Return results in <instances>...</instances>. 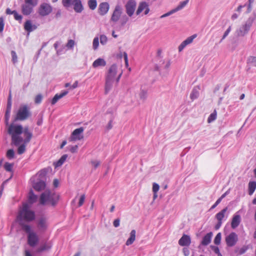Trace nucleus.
Instances as JSON below:
<instances>
[{
    "instance_id": "obj_36",
    "label": "nucleus",
    "mask_w": 256,
    "mask_h": 256,
    "mask_svg": "<svg viewBox=\"0 0 256 256\" xmlns=\"http://www.w3.org/2000/svg\"><path fill=\"white\" fill-rule=\"evenodd\" d=\"M89 8L92 10H94L97 6L96 0H88V2Z\"/></svg>"
},
{
    "instance_id": "obj_18",
    "label": "nucleus",
    "mask_w": 256,
    "mask_h": 256,
    "mask_svg": "<svg viewBox=\"0 0 256 256\" xmlns=\"http://www.w3.org/2000/svg\"><path fill=\"white\" fill-rule=\"evenodd\" d=\"M116 72L117 66L115 64H114L109 68L106 78L114 80Z\"/></svg>"
},
{
    "instance_id": "obj_11",
    "label": "nucleus",
    "mask_w": 256,
    "mask_h": 256,
    "mask_svg": "<svg viewBox=\"0 0 256 256\" xmlns=\"http://www.w3.org/2000/svg\"><path fill=\"white\" fill-rule=\"evenodd\" d=\"M39 242V238L35 232L28 235V243L32 247L35 246Z\"/></svg>"
},
{
    "instance_id": "obj_10",
    "label": "nucleus",
    "mask_w": 256,
    "mask_h": 256,
    "mask_svg": "<svg viewBox=\"0 0 256 256\" xmlns=\"http://www.w3.org/2000/svg\"><path fill=\"white\" fill-rule=\"evenodd\" d=\"M84 130V129L82 127L74 130L70 138V141L74 142L82 140L83 138L82 132Z\"/></svg>"
},
{
    "instance_id": "obj_56",
    "label": "nucleus",
    "mask_w": 256,
    "mask_h": 256,
    "mask_svg": "<svg viewBox=\"0 0 256 256\" xmlns=\"http://www.w3.org/2000/svg\"><path fill=\"white\" fill-rule=\"evenodd\" d=\"M91 164L94 167V168L96 169L100 166V162L96 160H92Z\"/></svg>"
},
{
    "instance_id": "obj_30",
    "label": "nucleus",
    "mask_w": 256,
    "mask_h": 256,
    "mask_svg": "<svg viewBox=\"0 0 256 256\" xmlns=\"http://www.w3.org/2000/svg\"><path fill=\"white\" fill-rule=\"evenodd\" d=\"M38 199V196L36 195L33 191L31 190L29 192L28 200L31 204L36 202Z\"/></svg>"
},
{
    "instance_id": "obj_57",
    "label": "nucleus",
    "mask_w": 256,
    "mask_h": 256,
    "mask_svg": "<svg viewBox=\"0 0 256 256\" xmlns=\"http://www.w3.org/2000/svg\"><path fill=\"white\" fill-rule=\"evenodd\" d=\"M42 96L41 94H38L34 102L36 104H40L42 102Z\"/></svg>"
},
{
    "instance_id": "obj_39",
    "label": "nucleus",
    "mask_w": 256,
    "mask_h": 256,
    "mask_svg": "<svg viewBox=\"0 0 256 256\" xmlns=\"http://www.w3.org/2000/svg\"><path fill=\"white\" fill-rule=\"evenodd\" d=\"M136 230H132L130 233V236L129 238V245L132 244L136 239Z\"/></svg>"
},
{
    "instance_id": "obj_22",
    "label": "nucleus",
    "mask_w": 256,
    "mask_h": 256,
    "mask_svg": "<svg viewBox=\"0 0 256 256\" xmlns=\"http://www.w3.org/2000/svg\"><path fill=\"white\" fill-rule=\"evenodd\" d=\"M72 4L74 5V9L76 12H81L84 10L80 0H74Z\"/></svg>"
},
{
    "instance_id": "obj_41",
    "label": "nucleus",
    "mask_w": 256,
    "mask_h": 256,
    "mask_svg": "<svg viewBox=\"0 0 256 256\" xmlns=\"http://www.w3.org/2000/svg\"><path fill=\"white\" fill-rule=\"evenodd\" d=\"M99 46V38L98 36H96L92 42V48L94 50H96Z\"/></svg>"
},
{
    "instance_id": "obj_20",
    "label": "nucleus",
    "mask_w": 256,
    "mask_h": 256,
    "mask_svg": "<svg viewBox=\"0 0 256 256\" xmlns=\"http://www.w3.org/2000/svg\"><path fill=\"white\" fill-rule=\"evenodd\" d=\"M68 90H64L61 92L60 94H56L54 96L51 101V104L52 105L56 103V102L61 98H63L64 96H66L68 94Z\"/></svg>"
},
{
    "instance_id": "obj_37",
    "label": "nucleus",
    "mask_w": 256,
    "mask_h": 256,
    "mask_svg": "<svg viewBox=\"0 0 256 256\" xmlns=\"http://www.w3.org/2000/svg\"><path fill=\"white\" fill-rule=\"evenodd\" d=\"M216 116H217V114H216V110H215L213 112H212L208 116V123H210L212 122H214V120H216Z\"/></svg>"
},
{
    "instance_id": "obj_50",
    "label": "nucleus",
    "mask_w": 256,
    "mask_h": 256,
    "mask_svg": "<svg viewBox=\"0 0 256 256\" xmlns=\"http://www.w3.org/2000/svg\"><path fill=\"white\" fill-rule=\"evenodd\" d=\"M14 18L16 20H18V21H21L22 18V15L18 14V12L15 10V12H14Z\"/></svg>"
},
{
    "instance_id": "obj_26",
    "label": "nucleus",
    "mask_w": 256,
    "mask_h": 256,
    "mask_svg": "<svg viewBox=\"0 0 256 256\" xmlns=\"http://www.w3.org/2000/svg\"><path fill=\"white\" fill-rule=\"evenodd\" d=\"M199 86L194 87L190 94V98L193 101L198 98L200 95Z\"/></svg>"
},
{
    "instance_id": "obj_49",
    "label": "nucleus",
    "mask_w": 256,
    "mask_h": 256,
    "mask_svg": "<svg viewBox=\"0 0 256 256\" xmlns=\"http://www.w3.org/2000/svg\"><path fill=\"white\" fill-rule=\"evenodd\" d=\"M74 44L75 42L74 40H69L66 46L68 49H72L74 47Z\"/></svg>"
},
{
    "instance_id": "obj_44",
    "label": "nucleus",
    "mask_w": 256,
    "mask_h": 256,
    "mask_svg": "<svg viewBox=\"0 0 256 256\" xmlns=\"http://www.w3.org/2000/svg\"><path fill=\"white\" fill-rule=\"evenodd\" d=\"M222 238L221 233H218L214 238V243L216 245H218L220 243Z\"/></svg>"
},
{
    "instance_id": "obj_45",
    "label": "nucleus",
    "mask_w": 256,
    "mask_h": 256,
    "mask_svg": "<svg viewBox=\"0 0 256 256\" xmlns=\"http://www.w3.org/2000/svg\"><path fill=\"white\" fill-rule=\"evenodd\" d=\"M14 152L12 149H10L7 151L6 156L8 159H10V160L14 158Z\"/></svg>"
},
{
    "instance_id": "obj_40",
    "label": "nucleus",
    "mask_w": 256,
    "mask_h": 256,
    "mask_svg": "<svg viewBox=\"0 0 256 256\" xmlns=\"http://www.w3.org/2000/svg\"><path fill=\"white\" fill-rule=\"evenodd\" d=\"M196 37V34H194L188 38L186 40L183 41L184 42V44H185L186 46L192 43Z\"/></svg>"
},
{
    "instance_id": "obj_61",
    "label": "nucleus",
    "mask_w": 256,
    "mask_h": 256,
    "mask_svg": "<svg viewBox=\"0 0 256 256\" xmlns=\"http://www.w3.org/2000/svg\"><path fill=\"white\" fill-rule=\"evenodd\" d=\"M4 18L1 17L0 18V32H2L4 28Z\"/></svg>"
},
{
    "instance_id": "obj_3",
    "label": "nucleus",
    "mask_w": 256,
    "mask_h": 256,
    "mask_svg": "<svg viewBox=\"0 0 256 256\" xmlns=\"http://www.w3.org/2000/svg\"><path fill=\"white\" fill-rule=\"evenodd\" d=\"M18 218L20 220L31 222L35 218V213L30 210L28 204H24L20 210Z\"/></svg>"
},
{
    "instance_id": "obj_7",
    "label": "nucleus",
    "mask_w": 256,
    "mask_h": 256,
    "mask_svg": "<svg viewBox=\"0 0 256 256\" xmlns=\"http://www.w3.org/2000/svg\"><path fill=\"white\" fill-rule=\"evenodd\" d=\"M52 10V6L48 3H42L38 8V14L42 16H44L50 14Z\"/></svg>"
},
{
    "instance_id": "obj_54",
    "label": "nucleus",
    "mask_w": 256,
    "mask_h": 256,
    "mask_svg": "<svg viewBox=\"0 0 256 256\" xmlns=\"http://www.w3.org/2000/svg\"><path fill=\"white\" fill-rule=\"evenodd\" d=\"M254 0H248V4H246V6H248V10H247V12H246L247 13H250L252 11V4L254 2Z\"/></svg>"
},
{
    "instance_id": "obj_17",
    "label": "nucleus",
    "mask_w": 256,
    "mask_h": 256,
    "mask_svg": "<svg viewBox=\"0 0 256 256\" xmlns=\"http://www.w3.org/2000/svg\"><path fill=\"white\" fill-rule=\"evenodd\" d=\"M191 243L190 237L186 234H183L178 240V244L182 246H188Z\"/></svg>"
},
{
    "instance_id": "obj_1",
    "label": "nucleus",
    "mask_w": 256,
    "mask_h": 256,
    "mask_svg": "<svg viewBox=\"0 0 256 256\" xmlns=\"http://www.w3.org/2000/svg\"><path fill=\"white\" fill-rule=\"evenodd\" d=\"M8 133L11 136L12 142L16 146L22 142L28 144L33 136L32 131L28 126L23 128L20 124H14L9 125Z\"/></svg>"
},
{
    "instance_id": "obj_28",
    "label": "nucleus",
    "mask_w": 256,
    "mask_h": 256,
    "mask_svg": "<svg viewBox=\"0 0 256 256\" xmlns=\"http://www.w3.org/2000/svg\"><path fill=\"white\" fill-rule=\"evenodd\" d=\"M52 245L50 242H46L41 245L38 249V251L39 252H41L43 251L48 250L50 249Z\"/></svg>"
},
{
    "instance_id": "obj_43",
    "label": "nucleus",
    "mask_w": 256,
    "mask_h": 256,
    "mask_svg": "<svg viewBox=\"0 0 256 256\" xmlns=\"http://www.w3.org/2000/svg\"><path fill=\"white\" fill-rule=\"evenodd\" d=\"M13 166V164H10L8 162H6L4 164V168L7 172H10L12 171Z\"/></svg>"
},
{
    "instance_id": "obj_63",
    "label": "nucleus",
    "mask_w": 256,
    "mask_h": 256,
    "mask_svg": "<svg viewBox=\"0 0 256 256\" xmlns=\"http://www.w3.org/2000/svg\"><path fill=\"white\" fill-rule=\"evenodd\" d=\"M220 198H218L216 201L215 202V203L211 206L210 210H213L214 208H216L217 206L221 202Z\"/></svg>"
},
{
    "instance_id": "obj_46",
    "label": "nucleus",
    "mask_w": 256,
    "mask_h": 256,
    "mask_svg": "<svg viewBox=\"0 0 256 256\" xmlns=\"http://www.w3.org/2000/svg\"><path fill=\"white\" fill-rule=\"evenodd\" d=\"M100 42L102 45H105L108 42V38L106 36L101 34L100 36Z\"/></svg>"
},
{
    "instance_id": "obj_59",
    "label": "nucleus",
    "mask_w": 256,
    "mask_h": 256,
    "mask_svg": "<svg viewBox=\"0 0 256 256\" xmlns=\"http://www.w3.org/2000/svg\"><path fill=\"white\" fill-rule=\"evenodd\" d=\"M248 249V246H242L240 249V250L239 253L240 254H244Z\"/></svg>"
},
{
    "instance_id": "obj_32",
    "label": "nucleus",
    "mask_w": 256,
    "mask_h": 256,
    "mask_svg": "<svg viewBox=\"0 0 256 256\" xmlns=\"http://www.w3.org/2000/svg\"><path fill=\"white\" fill-rule=\"evenodd\" d=\"M136 4H133L132 0H129V17L131 16L135 10Z\"/></svg>"
},
{
    "instance_id": "obj_48",
    "label": "nucleus",
    "mask_w": 256,
    "mask_h": 256,
    "mask_svg": "<svg viewBox=\"0 0 256 256\" xmlns=\"http://www.w3.org/2000/svg\"><path fill=\"white\" fill-rule=\"evenodd\" d=\"M74 0H62L63 6L66 8L70 7L72 4Z\"/></svg>"
},
{
    "instance_id": "obj_60",
    "label": "nucleus",
    "mask_w": 256,
    "mask_h": 256,
    "mask_svg": "<svg viewBox=\"0 0 256 256\" xmlns=\"http://www.w3.org/2000/svg\"><path fill=\"white\" fill-rule=\"evenodd\" d=\"M84 200H85V196L84 194H82L80 196V198L79 200V202H78V206H81L84 202Z\"/></svg>"
},
{
    "instance_id": "obj_34",
    "label": "nucleus",
    "mask_w": 256,
    "mask_h": 256,
    "mask_svg": "<svg viewBox=\"0 0 256 256\" xmlns=\"http://www.w3.org/2000/svg\"><path fill=\"white\" fill-rule=\"evenodd\" d=\"M20 224L22 226V229L28 235L30 234L33 232H34L32 231L30 226L26 224Z\"/></svg>"
},
{
    "instance_id": "obj_35",
    "label": "nucleus",
    "mask_w": 256,
    "mask_h": 256,
    "mask_svg": "<svg viewBox=\"0 0 256 256\" xmlns=\"http://www.w3.org/2000/svg\"><path fill=\"white\" fill-rule=\"evenodd\" d=\"M12 96H11V92H10L8 100L7 102V106H6V112H11V108H12Z\"/></svg>"
},
{
    "instance_id": "obj_14",
    "label": "nucleus",
    "mask_w": 256,
    "mask_h": 256,
    "mask_svg": "<svg viewBox=\"0 0 256 256\" xmlns=\"http://www.w3.org/2000/svg\"><path fill=\"white\" fill-rule=\"evenodd\" d=\"M241 222V217L240 214H238V212H236L231 222V228L232 229L236 228L240 224Z\"/></svg>"
},
{
    "instance_id": "obj_12",
    "label": "nucleus",
    "mask_w": 256,
    "mask_h": 256,
    "mask_svg": "<svg viewBox=\"0 0 256 256\" xmlns=\"http://www.w3.org/2000/svg\"><path fill=\"white\" fill-rule=\"evenodd\" d=\"M143 10H144V14L145 15L147 14L150 12L148 4L146 2H142L140 3L136 12V15H139Z\"/></svg>"
},
{
    "instance_id": "obj_25",
    "label": "nucleus",
    "mask_w": 256,
    "mask_h": 256,
    "mask_svg": "<svg viewBox=\"0 0 256 256\" xmlns=\"http://www.w3.org/2000/svg\"><path fill=\"white\" fill-rule=\"evenodd\" d=\"M106 65V62L102 58H98L92 63V66L94 68H98V66H104Z\"/></svg>"
},
{
    "instance_id": "obj_31",
    "label": "nucleus",
    "mask_w": 256,
    "mask_h": 256,
    "mask_svg": "<svg viewBox=\"0 0 256 256\" xmlns=\"http://www.w3.org/2000/svg\"><path fill=\"white\" fill-rule=\"evenodd\" d=\"M67 158V154H64L63 156H62V157L59 159V160L54 164L55 167L57 168L61 166L66 161Z\"/></svg>"
},
{
    "instance_id": "obj_42",
    "label": "nucleus",
    "mask_w": 256,
    "mask_h": 256,
    "mask_svg": "<svg viewBox=\"0 0 256 256\" xmlns=\"http://www.w3.org/2000/svg\"><path fill=\"white\" fill-rule=\"evenodd\" d=\"M122 56H124V57L126 66V67H128V58L126 52H124L122 53V52H120V53L118 54V56L120 58H122Z\"/></svg>"
},
{
    "instance_id": "obj_33",
    "label": "nucleus",
    "mask_w": 256,
    "mask_h": 256,
    "mask_svg": "<svg viewBox=\"0 0 256 256\" xmlns=\"http://www.w3.org/2000/svg\"><path fill=\"white\" fill-rule=\"evenodd\" d=\"M189 0H186L180 2V4L174 8L176 12H177L182 9L188 2Z\"/></svg>"
},
{
    "instance_id": "obj_16",
    "label": "nucleus",
    "mask_w": 256,
    "mask_h": 256,
    "mask_svg": "<svg viewBox=\"0 0 256 256\" xmlns=\"http://www.w3.org/2000/svg\"><path fill=\"white\" fill-rule=\"evenodd\" d=\"M37 226L38 229L41 232H44L47 228L46 219L44 217L40 218L37 220Z\"/></svg>"
},
{
    "instance_id": "obj_6",
    "label": "nucleus",
    "mask_w": 256,
    "mask_h": 256,
    "mask_svg": "<svg viewBox=\"0 0 256 256\" xmlns=\"http://www.w3.org/2000/svg\"><path fill=\"white\" fill-rule=\"evenodd\" d=\"M29 115L30 112L27 106H20L17 112L15 118V120H25L28 117Z\"/></svg>"
},
{
    "instance_id": "obj_27",
    "label": "nucleus",
    "mask_w": 256,
    "mask_h": 256,
    "mask_svg": "<svg viewBox=\"0 0 256 256\" xmlns=\"http://www.w3.org/2000/svg\"><path fill=\"white\" fill-rule=\"evenodd\" d=\"M228 210V208L226 207L222 209L221 211H220L219 212L216 214V218L218 220V221H222V219L224 217V214Z\"/></svg>"
},
{
    "instance_id": "obj_58",
    "label": "nucleus",
    "mask_w": 256,
    "mask_h": 256,
    "mask_svg": "<svg viewBox=\"0 0 256 256\" xmlns=\"http://www.w3.org/2000/svg\"><path fill=\"white\" fill-rule=\"evenodd\" d=\"M10 112H6L4 116L5 124L6 126L8 125V121L10 118Z\"/></svg>"
},
{
    "instance_id": "obj_47",
    "label": "nucleus",
    "mask_w": 256,
    "mask_h": 256,
    "mask_svg": "<svg viewBox=\"0 0 256 256\" xmlns=\"http://www.w3.org/2000/svg\"><path fill=\"white\" fill-rule=\"evenodd\" d=\"M11 56H12V61L14 64H16L18 62V56L17 54L15 51L12 50L11 52Z\"/></svg>"
},
{
    "instance_id": "obj_9",
    "label": "nucleus",
    "mask_w": 256,
    "mask_h": 256,
    "mask_svg": "<svg viewBox=\"0 0 256 256\" xmlns=\"http://www.w3.org/2000/svg\"><path fill=\"white\" fill-rule=\"evenodd\" d=\"M238 241V236L234 232H232L226 238V245L229 247L234 246Z\"/></svg>"
},
{
    "instance_id": "obj_24",
    "label": "nucleus",
    "mask_w": 256,
    "mask_h": 256,
    "mask_svg": "<svg viewBox=\"0 0 256 256\" xmlns=\"http://www.w3.org/2000/svg\"><path fill=\"white\" fill-rule=\"evenodd\" d=\"M114 80L106 78L105 84V94H107L112 90Z\"/></svg>"
},
{
    "instance_id": "obj_51",
    "label": "nucleus",
    "mask_w": 256,
    "mask_h": 256,
    "mask_svg": "<svg viewBox=\"0 0 256 256\" xmlns=\"http://www.w3.org/2000/svg\"><path fill=\"white\" fill-rule=\"evenodd\" d=\"M231 31V26H230L226 31L224 32L222 38L221 39L220 42H221L229 34L230 32Z\"/></svg>"
},
{
    "instance_id": "obj_38",
    "label": "nucleus",
    "mask_w": 256,
    "mask_h": 256,
    "mask_svg": "<svg viewBox=\"0 0 256 256\" xmlns=\"http://www.w3.org/2000/svg\"><path fill=\"white\" fill-rule=\"evenodd\" d=\"M22 144H20L18 148V153L19 154H22L26 150V146L27 144H25L24 142H22Z\"/></svg>"
},
{
    "instance_id": "obj_64",
    "label": "nucleus",
    "mask_w": 256,
    "mask_h": 256,
    "mask_svg": "<svg viewBox=\"0 0 256 256\" xmlns=\"http://www.w3.org/2000/svg\"><path fill=\"white\" fill-rule=\"evenodd\" d=\"M183 253L184 256H188L190 254V250L188 248H184L182 249Z\"/></svg>"
},
{
    "instance_id": "obj_2",
    "label": "nucleus",
    "mask_w": 256,
    "mask_h": 256,
    "mask_svg": "<svg viewBox=\"0 0 256 256\" xmlns=\"http://www.w3.org/2000/svg\"><path fill=\"white\" fill-rule=\"evenodd\" d=\"M59 200V196L49 190H46L40 196V203L44 205L46 204H50L52 206L56 204Z\"/></svg>"
},
{
    "instance_id": "obj_19",
    "label": "nucleus",
    "mask_w": 256,
    "mask_h": 256,
    "mask_svg": "<svg viewBox=\"0 0 256 256\" xmlns=\"http://www.w3.org/2000/svg\"><path fill=\"white\" fill-rule=\"evenodd\" d=\"M38 26L35 24H32L30 20H27L24 24V30L28 33L34 30Z\"/></svg>"
},
{
    "instance_id": "obj_62",
    "label": "nucleus",
    "mask_w": 256,
    "mask_h": 256,
    "mask_svg": "<svg viewBox=\"0 0 256 256\" xmlns=\"http://www.w3.org/2000/svg\"><path fill=\"white\" fill-rule=\"evenodd\" d=\"M212 249L216 254H218V256H222L218 247L213 246H212Z\"/></svg>"
},
{
    "instance_id": "obj_52",
    "label": "nucleus",
    "mask_w": 256,
    "mask_h": 256,
    "mask_svg": "<svg viewBox=\"0 0 256 256\" xmlns=\"http://www.w3.org/2000/svg\"><path fill=\"white\" fill-rule=\"evenodd\" d=\"M160 189L159 185L156 183H154L152 184V191L154 194H156Z\"/></svg>"
},
{
    "instance_id": "obj_55",
    "label": "nucleus",
    "mask_w": 256,
    "mask_h": 256,
    "mask_svg": "<svg viewBox=\"0 0 256 256\" xmlns=\"http://www.w3.org/2000/svg\"><path fill=\"white\" fill-rule=\"evenodd\" d=\"M248 62L253 66H256V56H250L248 58Z\"/></svg>"
},
{
    "instance_id": "obj_29",
    "label": "nucleus",
    "mask_w": 256,
    "mask_h": 256,
    "mask_svg": "<svg viewBox=\"0 0 256 256\" xmlns=\"http://www.w3.org/2000/svg\"><path fill=\"white\" fill-rule=\"evenodd\" d=\"M248 189V194L250 196L252 195L256 189V182L254 181L250 182Z\"/></svg>"
},
{
    "instance_id": "obj_21",
    "label": "nucleus",
    "mask_w": 256,
    "mask_h": 256,
    "mask_svg": "<svg viewBox=\"0 0 256 256\" xmlns=\"http://www.w3.org/2000/svg\"><path fill=\"white\" fill-rule=\"evenodd\" d=\"M46 183L44 180H40L33 184L34 188L36 191H40L44 189Z\"/></svg>"
},
{
    "instance_id": "obj_53",
    "label": "nucleus",
    "mask_w": 256,
    "mask_h": 256,
    "mask_svg": "<svg viewBox=\"0 0 256 256\" xmlns=\"http://www.w3.org/2000/svg\"><path fill=\"white\" fill-rule=\"evenodd\" d=\"M176 12L174 9L172 10L170 12L162 15L160 17V18H166V16H170V15Z\"/></svg>"
},
{
    "instance_id": "obj_15",
    "label": "nucleus",
    "mask_w": 256,
    "mask_h": 256,
    "mask_svg": "<svg viewBox=\"0 0 256 256\" xmlns=\"http://www.w3.org/2000/svg\"><path fill=\"white\" fill-rule=\"evenodd\" d=\"M122 12V8L120 6L117 5L113 12L111 18V20L116 22L119 20Z\"/></svg>"
},
{
    "instance_id": "obj_23",
    "label": "nucleus",
    "mask_w": 256,
    "mask_h": 256,
    "mask_svg": "<svg viewBox=\"0 0 256 256\" xmlns=\"http://www.w3.org/2000/svg\"><path fill=\"white\" fill-rule=\"evenodd\" d=\"M212 236V232L206 234L202 238L201 244L204 246H208L211 242Z\"/></svg>"
},
{
    "instance_id": "obj_5",
    "label": "nucleus",
    "mask_w": 256,
    "mask_h": 256,
    "mask_svg": "<svg viewBox=\"0 0 256 256\" xmlns=\"http://www.w3.org/2000/svg\"><path fill=\"white\" fill-rule=\"evenodd\" d=\"M254 18L250 17L245 22L244 24L241 26L236 30L237 35L238 36H244L249 32L254 22Z\"/></svg>"
},
{
    "instance_id": "obj_13",
    "label": "nucleus",
    "mask_w": 256,
    "mask_h": 256,
    "mask_svg": "<svg viewBox=\"0 0 256 256\" xmlns=\"http://www.w3.org/2000/svg\"><path fill=\"white\" fill-rule=\"evenodd\" d=\"M109 9V4L107 2H102L98 6V13L100 16H104L108 13Z\"/></svg>"
},
{
    "instance_id": "obj_8",
    "label": "nucleus",
    "mask_w": 256,
    "mask_h": 256,
    "mask_svg": "<svg viewBox=\"0 0 256 256\" xmlns=\"http://www.w3.org/2000/svg\"><path fill=\"white\" fill-rule=\"evenodd\" d=\"M148 90L149 86L147 85L142 86L140 92H138V98L142 102H144L147 100L148 96Z\"/></svg>"
},
{
    "instance_id": "obj_4",
    "label": "nucleus",
    "mask_w": 256,
    "mask_h": 256,
    "mask_svg": "<svg viewBox=\"0 0 256 256\" xmlns=\"http://www.w3.org/2000/svg\"><path fill=\"white\" fill-rule=\"evenodd\" d=\"M37 4L38 0H24V4L22 5V14L24 16L30 15Z\"/></svg>"
}]
</instances>
